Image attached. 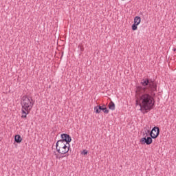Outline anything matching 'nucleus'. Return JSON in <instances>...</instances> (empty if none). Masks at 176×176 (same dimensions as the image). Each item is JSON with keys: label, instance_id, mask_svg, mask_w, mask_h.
Listing matches in <instances>:
<instances>
[{"label": "nucleus", "instance_id": "423d86ee", "mask_svg": "<svg viewBox=\"0 0 176 176\" xmlns=\"http://www.w3.org/2000/svg\"><path fill=\"white\" fill-rule=\"evenodd\" d=\"M94 111L96 113H100L101 111L104 112V113H109V110L107 108V106H105V104H103L102 106H96L94 107Z\"/></svg>", "mask_w": 176, "mask_h": 176}, {"label": "nucleus", "instance_id": "f03ea898", "mask_svg": "<svg viewBox=\"0 0 176 176\" xmlns=\"http://www.w3.org/2000/svg\"><path fill=\"white\" fill-rule=\"evenodd\" d=\"M21 105L22 107L21 109L31 111L32 107H34V100H32V97L28 96L27 95L22 96Z\"/></svg>", "mask_w": 176, "mask_h": 176}, {"label": "nucleus", "instance_id": "0eeeda50", "mask_svg": "<svg viewBox=\"0 0 176 176\" xmlns=\"http://www.w3.org/2000/svg\"><path fill=\"white\" fill-rule=\"evenodd\" d=\"M152 137H147V138H142L140 139V142L142 144V145H144V144H146V145H151L153 142V140H152Z\"/></svg>", "mask_w": 176, "mask_h": 176}, {"label": "nucleus", "instance_id": "6e6552de", "mask_svg": "<svg viewBox=\"0 0 176 176\" xmlns=\"http://www.w3.org/2000/svg\"><path fill=\"white\" fill-rule=\"evenodd\" d=\"M22 141L23 138H21L20 135H16L14 136V142H16V144H20Z\"/></svg>", "mask_w": 176, "mask_h": 176}, {"label": "nucleus", "instance_id": "9b49d317", "mask_svg": "<svg viewBox=\"0 0 176 176\" xmlns=\"http://www.w3.org/2000/svg\"><path fill=\"white\" fill-rule=\"evenodd\" d=\"M141 23V17L140 16H135L134 18V23L135 24H138V25H139V24Z\"/></svg>", "mask_w": 176, "mask_h": 176}, {"label": "nucleus", "instance_id": "39448f33", "mask_svg": "<svg viewBox=\"0 0 176 176\" xmlns=\"http://www.w3.org/2000/svg\"><path fill=\"white\" fill-rule=\"evenodd\" d=\"M60 140H58L59 142H63L69 144L71 141H72V138L70 137L69 134L62 133L60 135Z\"/></svg>", "mask_w": 176, "mask_h": 176}, {"label": "nucleus", "instance_id": "4468645a", "mask_svg": "<svg viewBox=\"0 0 176 176\" xmlns=\"http://www.w3.org/2000/svg\"><path fill=\"white\" fill-rule=\"evenodd\" d=\"M80 50H81V52H83V47H80Z\"/></svg>", "mask_w": 176, "mask_h": 176}, {"label": "nucleus", "instance_id": "f8f14e48", "mask_svg": "<svg viewBox=\"0 0 176 176\" xmlns=\"http://www.w3.org/2000/svg\"><path fill=\"white\" fill-rule=\"evenodd\" d=\"M138 28V25L137 23H133L132 25V30L133 31H137Z\"/></svg>", "mask_w": 176, "mask_h": 176}, {"label": "nucleus", "instance_id": "7ed1b4c3", "mask_svg": "<svg viewBox=\"0 0 176 176\" xmlns=\"http://www.w3.org/2000/svg\"><path fill=\"white\" fill-rule=\"evenodd\" d=\"M56 152L61 155H65L69 152L70 145L69 144L63 143L62 142L57 141L56 144Z\"/></svg>", "mask_w": 176, "mask_h": 176}, {"label": "nucleus", "instance_id": "9d476101", "mask_svg": "<svg viewBox=\"0 0 176 176\" xmlns=\"http://www.w3.org/2000/svg\"><path fill=\"white\" fill-rule=\"evenodd\" d=\"M22 111V116L21 118H27V115H28L30 113V111H27V110H24L23 109H21Z\"/></svg>", "mask_w": 176, "mask_h": 176}, {"label": "nucleus", "instance_id": "f257e3e1", "mask_svg": "<svg viewBox=\"0 0 176 176\" xmlns=\"http://www.w3.org/2000/svg\"><path fill=\"white\" fill-rule=\"evenodd\" d=\"M140 84L142 87H138V93H142L140 96V111L143 113H147L151 109H153L155 105V91H157V83L155 81V79L149 78H144L142 79Z\"/></svg>", "mask_w": 176, "mask_h": 176}, {"label": "nucleus", "instance_id": "ddd939ff", "mask_svg": "<svg viewBox=\"0 0 176 176\" xmlns=\"http://www.w3.org/2000/svg\"><path fill=\"white\" fill-rule=\"evenodd\" d=\"M82 154L85 155H87V150H83L82 152Z\"/></svg>", "mask_w": 176, "mask_h": 176}, {"label": "nucleus", "instance_id": "1a4fd4ad", "mask_svg": "<svg viewBox=\"0 0 176 176\" xmlns=\"http://www.w3.org/2000/svg\"><path fill=\"white\" fill-rule=\"evenodd\" d=\"M109 109H111V111H115V103L113 101H111L109 103Z\"/></svg>", "mask_w": 176, "mask_h": 176}, {"label": "nucleus", "instance_id": "20e7f679", "mask_svg": "<svg viewBox=\"0 0 176 176\" xmlns=\"http://www.w3.org/2000/svg\"><path fill=\"white\" fill-rule=\"evenodd\" d=\"M147 133H150L149 135L151 137V138L155 140V138L159 137V134H160V129H159L158 126H154L151 131L148 130L147 131Z\"/></svg>", "mask_w": 176, "mask_h": 176}, {"label": "nucleus", "instance_id": "2eb2a0df", "mask_svg": "<svg viewBox=\"0 0 176 176\" xmlns=\"http://www.w3.org/2000/svg\"><path fill=\"white\" fill-rule=\"evenodd\" d=\"M173 52H176V48L173 49Z\"/></svg>", "mask_w": 176, "mask_h": 176}]
</instances>
